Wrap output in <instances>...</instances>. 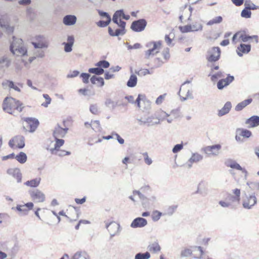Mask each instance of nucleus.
Segmentation results:
<instances>
[{"label": "nucleus", "instance_id": "obj_1", "mask_svg": "<svg viewBox=\"0 0 259 259\" xmlns=\"http://www.w3.org/2000/svg\"><path fill=\"white\" fill-rule=\"evenodd\" d=\"M23 108L22 104L19 101L12 97H6L4 100L3 109L9 114H12L14 110L20 112Z\"/></svg>", "mask_w": 259, "mask_h": 259}, {"label": "nucleus", "instance_id": "obj_2", "mask_svg": "<svg viewBox=\"0 0 259 259\" xmlns=\"http://www.w3.org/2000/svg\"><path fill=\"white\" fill-rule=\"evenodd\" d=\"M10 50L11 53L16 56H24L27 53V49L24 46L22 39L14 36L13 37Z\"/></svg>", "mask_w": 259, "mask_h": 259}, {"label": "nucleus", "instance_id": "obj_3", "mask_svg": "<svg viewBox=\"0 0 259 259\" xmlns=\"http://www.w3.org/2000/svg\"><path fill=\"white\" fill-rule=\"evenodd\" d=\"M161 41H150L146 44V47L148 50L145 52V57L149 59L151 56H154L156 54L159 52L161 48Z\"/></svg>", "mask_w": 259, "mask_h": 259}, {"label": "nucleus", "instance_id": "obj_4", "mask_svg": "<svg viewBox=\"0 0 259 259\" xmlns=\"http://www.w3.org/2000/svg\"><path fill=\"white\" fill-rule=\"evenodd\" d=\"M31 43L35 49H47L49 47L48 39L41 35L35 36Z\"/></svg>", "mask_w": 259, "mask_h": 259}, {"label": "nucleus", "instance_id": "obj_5", "mask_svg": "<svg viewBox=\"0 0 259 259\" xmlns=\"http://www.w3.org/2000/svg\"><path fill=\"white\" fill-rule=\"evenodd\" d=\"M257 202V198L254 193L251 194L245 193V197L242 200L243 208L247 209H251Z\"/></svg>", "mask_w": 259, "mask_h": 259}, {"label": "nucleus", "instance_id": "obj_6", "mask_svg": "<svg viewBox=\"0 0 259 259\" xmlns=\"http://www.w3.org/2000/svg\"><path fill=\"white\" fill-rule=\"evenodd\" d=\"M24 120L25 121L26 123V125H24V127L30 133H33L39 125L38 119L35 118H25Z\"/></svg>", "mask_w": 259, "mask_h": 259}, {"label": "nucleus", "instance_id": "obj_7", "mask_svg": "<svg viewBox=\"0 0 259 259\" xmlns=\"http://www.w3.org/2000/svg\"><path fill=\"white\" fill-rule=\"evenodd\" d=\"M221 50L219 47H212L207 52L206 58L209 62H215L220 58Z\"/></svg>", "mask_w": 259, "mask_h": 259}, {"label": "nucleus", "instance_id": "obj_8", "mask_svg": "<svg viewBox=\"0 0 259 259\" xmlns=\"http://www.w3.org/2000/svg\"><path fill=\"white\" fill-rule=\"evenodd\" d=\"M147 25L146 20L144 19L134 21L132 22L131 28L135 32H141L144 30Z\"/></svg>", "mask_w": 259, "mask_h": 259}, {"label": "nucleus", "instance_id": "obj_9", "mask_svg": "<svg viewBox=\"0 0 259 259\" xmlns=\"http://www.w3.org/2000/svg\"><path fill=\"white\" fill-rule=\"evenodd\" d=\"M133 195L134 196L138 195L139 198L142 201L143 205L145 206L152 204L156 201V197L155 196H151L149 198H147L139 191H134Z\"/></svg>", "mask_w": 259, "mask_h": 259}, {"label": "nucleus", "instance_id": "obj_10", "mask_svg": "<svg viewBox=\"0 0 259 259\" xmlns=\"http://www.w3.org/2000/svg\"><path fill=\"white\" fill-rule=\"evenodd\" d=\"M32 199L36 202H43L45 200V195L38 189H35L29 192Z\"/></svg>", "mask_w": 259, "mask_h": 259}, {"label": "nucleus", "instance_id": "obj_11", "mask_svg": "<svg viewBox=\"0 0 259 259\" xmlns=\"http://www.w3.org/2000/svg\"><path fill=\"white\" fill-rule=\"evenodd\" d=\"M106 228L108 230L111 237L115 236L119 230L120 225L115 222H111L109 223L105 222Z\"/></svg>", "mask_w": 259, "mask_h": 259}, {"label": "nucleus", "instance_id": "obj_12", "mask_svg": "<svg viewBox=\"0 0 259 259\" xmlns=\"http://www.w3.org/2000/svg\"><path fill=\"white\" fill-rule=\"evenodd\" d=\"M221 148L220 144L208 146L204 148V152L208 155L217 156L219 154V151Z\"/></svg>", "mask_w": 259, "mask_h": 259}, {"label": "nucleus", "instance_id": "obj_13", "mask_svg": "<svg viewBox=\"0 0 259 259\" xmlns=\"http://www.w3.org/2000/svg\"><path fill=\"white\" fill-rule=\"evenodd\" d=\"M68 131V128H62L59 124H57L54 128L53 135L55 139L63 138L67 134Z\"/></svg>", "mask_w": 259, "mask_h": 259}, {"label": "nucleus", "instance_id": "obj_14", "mask_svg": "<svg viewBox=\"0 0 259 259\" xmlns=\"http://www.w3.org/2000/svg\"><path fill=\"white\" fill-rule=\"evenodd\" d=\"M203 156L197 152L192 153L191 157L189 159L186 163L188 168H191L193 163L200 162L203 159Z\"/></svg>", "mask_w": 259, "mask_h": 259}, {"label": "nucleus", "instance_id": "obj_15", "mask_svg": "<svg viewBox=\"0 0 259 259\" xmlns=\"http://www.w3.org/2000/svg\"><path fill=\"white\" fill-rule=\"evenodd\" d=\"M0 27L8 34L13 32L14 27L9 25L8 21L4 17L0 18Z\"/></svg>", "mask_w": 259, "mask_h": 259}, {"label": "nucleus", "instance_id": "obj_16", "mask_svg": "<svg viewBox=\"0 0 259 259\" xmlns=\"http://www.w3.org/2000/svg\"><path fill=\"white\" fill-rule=\"evenodd\" d=\"M141 101L144 104L145 107L143 108L145 110H148L150 108L151 103L148 100H146L145 97L144 95L139 94L138 96V98L136 100V102L137 105V106L139 108L141 109Z\"/></svg>", "mask_w": 259, "mask_h": 259}, {"label": "nucleus", "instance_id": "obj_17", "mask_svg": "<svg viewBox=\"0 0 259 259\" xmlns=\"http://www.w3.org/2000/svg\"><path fill=\"white\" fill-rule=\"evenodd\" d=\"M147 225V220L143 218L138 217L135 219L131 224L133 228H143Z\"/></svg>", "mask_w": 259, "mask_h": 259}, {"label": "nucleus", "instance_id": "obj_18", "mask_svg": "<svg viewBox=\"0 0 259 259\" xmlns=\"http://www.w3.org/2000/svg\"><path fill=\"white\" fill-rule=\"evenodd\" d=\"M234 80V77L228 74L226 78L220 79L217 83V87L219 90H222L224 87L228 85Z\"/></svg>", "mask_w": 259, "mask_h": 259}, {"label": "nucleus", "instance_id": "obj_19", "mask_svg": "<svg viewBox=\"0 0 259 259\" xmlns=\"http://www.w3.org/2000/svg\"><path fill=\"white\" fill-rule=\"evenodd\" d=\"M11 64V59L7 55H4L0 58V69L5 71L10 67Z\"/></svg>", "mask_w": 259, "mask_h": 259}, {"label": "nucleus", "instance_id": "obj_20", "mask_svg": "<svg viewBox=\"0 0 259 259\" xmlns=\"http://www.w3.org/2000/svg\"><path fill=\"white\" fill-rule=\"evenodd\" d=\"M251 50V46L249 44H241L236 50L237 53L239 57H242L243 54H247Z\"/></svg>", "mask_w": 259, "mask_h": 259}, {"label": "nucleus", "instance_id": "obj_21", "mask_svg": "<svg viewBox=\"0 0 259 259\" xmlns=\"http://www.w3.org/2000/svg\"><path fill=\"white\" fill-rule=\"evenodd\" d=\"M7 174L15 178L17 183L22 182V174L19 168H9L7 170Z\"/></svg>", "mask_w": 259, "mask_h": 259}, {"label": "nucleus", "instance_id": "obj_22", "mask_svg": "<svg viewBox=\"0 0 259 259\" xmlns=\"http://www.w3.org/2000/svg\"><path fill=\"white\" fill-rule=\"evenodd\" d=\"M245 123L248 125V127L253 128L259 125V116L253 115L246 120Z\"/></svg>", "mask_w": 259, "mask_h": 259}, {"label": "nucleus", "instance_id": "obj_23", "mask_svg": "<svg viewBox=\"0 0 259 259\" xmlns=\"http://www.w3.org/2000/svg\"><path fill=\"white\" fill-rule=\"evenodd\" d=\"M77 18L74 15H67L64 17L63 23L66 26H71L75 24Z\"/></svg>", "mask_w": 259, "mask_h": 259}, {"label": "nucleus", "instance_id": "obj_24", "mask_svg": "<svg viewBox=\"0 0 259 259\" xmlns=\"http://www.w3.org/2000/svg\"><path fill=\"white\" fill-rule=\"evenodd\" d=\"M232 108V104L230 102H227L223 107L219 110L218 116L220 117L223 116L228 113Z\"/></svg>", "mask_w": 259, "mask_h": 259}, {"label": "nucleus", "instance_id": "obj_25", "mask_svg": "<svg viewBox=\"0 0 259 259\" xmlns=\"http://www.w3.org/2000/svg\"><path fill=\"white\" fill-rule=\"evenodd\" d=\"M252 101V99H247L241 102L238 103L235 107V110L237 111H239L242 110L243 108H244L248 105L250 104Z\"/></svg>", "mask_w": 259, "mask_h": 259}, {"label": "nucleus", "instance_id": "obj_26", "mask_svg": "<svg viewBox=\"0 0 259 259\" xmlns=\"http://www.w3.org/2000/svg\"><path fill=\"white\" fill-rule=\"evenodd\" d=\"M15 143L17 144L18 148L21 149L25 146L24 137L21 135H18L14 138Z\"/></svg>", "mask_w": 259, "mask_h": 259}, {"label": "nucleus", "instance_id": "obj_27", "mask_svg": "<svg viewBox=\"0 0 259 259\" xmlns=\"http://www.w3.org/2000/svg\"><path fill=\"white\" fill-rule=\"evenodd\" d=\"M40 178H36L30 181H27L24 183V185L30 187H36L40 184Z\"/></svg>", "mask_w": 259, "mask_h": 259}, {"label": "nucleus", "instance_id": "obj_28", "mask_svg": "<svg viewBox=\"0 0 259 259\" xmlns=\"http://www.w3.org/2000/svg\"><path fill=\"white\" fill-rule=\"evenodd\" d=\"M146 125L148 126H153L155 124H159L158 120L156 119V115L147 117L146 119Z\"/></svg>", "mask_w": 259, "mask_h": 259}, {"label": "nucleus", "instance_id": "obj_29", "mask_svg": "<svg viewBox=\"0 0 259 259\" xmlns=\"http://www.w3.org/2000/svg\"><path fill=\"white\" fill-rule=\"evenodd\" d=\"M3 85L7 86L10 89H14L18 92H21L20 89L13 81L7 80L5 82H3Z\"/></svg>", "mask_w": 259, "mask_h": 259}, {"label": "nucleus", "instance_id": "obj_30", "mask_svg": "<svg viewBox=\"0 0 259 259\" xmlns=\"http://www.w3.org/2000/svg\"><path fill=\"white\" fill-rule=\"evenodd\" d=\"M137 83V77L135 74H132L128 80L127 82V85L130 88H133L136 85Z\"/></svg>", "mask_w": 259, "mask_h": 259}, {"label": "nucleus", "instance_id": "obj_31", "mask_svg": "<svg viewBox=\"0 0 259 259\" xmlns=\"http://www.w3.org/2000/svg\"><path fill=\"white\" fill-rule=\"evenodd\" d=\"M27 155L26 154L23 152H20L19 154L17 155L15 158L20 163H24L27 160Z\"/></svg>", "mask_w": 259, "mask_h": 259}, {"label": "nucleus", "instance_id": "obj_32", "mask_svg": "<svg viewBox=\"0 0 259 259\" xmlns=\"http://www.w3.org/2000/svg\"><path fill=\"white\" fill-rule=\"evenodd\" d=\"M148 248L150 251H153V252H157L161 249V247L157 242H154L150 244Z\"/></svg>", "mask_w": 259, "mask_h": 259}, {"label": "nucleus", "instance_id": "obj_33", "mask_svg": "<svg viewBox=\"0 0 259 259\" xmlns=\"http://www.w3.org/2000/svg\"><path fill=\"white\" fill-rule=\"evenodd\" d=\"M223 21V18L222 16H217L212 19L210 20L207 23V25L211 26L214 24H220Z\"/></svg>", "mask_w": 259, "mask_h": 259}, {"label": "nucleus", "instance_id": "obj_34", "mask_svg": "<svg viewBox=\"0 0 259 259\" xmlns=\"http://www.w3.org/2000/svg\"><path fill=\"white\" fill-rule=\"evenodd\" d=\"M89 72L90 73L95 74L96 75H101L104 73V70L103 68L97 67L96 68H91L89 69Z\"/></svg>", "mask_w": 259, "mask_h": 259}, {"label": "nucleus", "instance_id": "obj_35", "mask_svg": "<svg viewBox=\"0 0 259 259\" xmlns=\"http://www.w3.org/2000/svg\"><path fill=\"white\" fill-rule=\"evenodd\" d=\"M244 5L245 8L248 9V10H257L259 9V6H255L253 3H252L250 0H246L244 3Z\"/></svg>", "mask_w": 259, "mask_h": 259}, {"label": "nucleus", "instance_id": "obj_36", "mask_svg": "<svg viewBox=\"0 0 259 259\" xmlns=\"http://www.w3.org/2000/svg\"><path fill=\"white\" fill-rule=\"evenodd\" d=\"M123 13H124V12H123V10H119L116 11L114 13V14L113 16V18H112L113 22L114 23H117V20H118V18L121 17H122Z\"/></svg>", "mask_w": 259, "mask_h": 259}, {"label": "nucleus", "instance_id": "obj_37", "mask_svg": "<svg viewBox=\"0 0 259 259\" xmlns=\"http://www.w3.org/2000/svg\"><path fill=\"white\" fill-rule=\"evenodd\" d=\"M158 115H156V119L158 120L159 121L160 120H163L166 118V117L169 116V114L161 110L158 112Z\"/></svg>", "mask_w": 259, "mask_h": 259}, {"label": "nucleus", "instance_id": "obj_38", "mask_svg": "<svg viewBox=\"0 0 259 259\" xmlns=\"http://www.w3.org/2000/svg\"><path fill=\"white\" fill-rule=\"evenodd\" d=\"M91 127L96 132H99L101 131V127L99 120H95L92 122Z\"/></svg>", "mask_w": 259, "mask_h": 259}, {"label": "nucleus", "instance_id": "obj_39", "mask_svg": "<svg viewBox=\"0 0 259 259\" xmlns=\"http://www.w3.org/2000/svg\"><path fill=\"white\" fill-rule=\"evenodd\" d=\"M150 257V254L148 252L145 253H138L136 254L135 259H149Z\"/></svg>", "mask_w": 259, "mask_h": 259}, {"label": "nucleus", "instance_id": "obj_40", "mask_svg": "<svg viewBox=\"0 0 259 259\" xmlns=\"http://www.w3.org/2000/svg\"><path fill=\"white\" fill-rule=\"evenodd\" d=\"M95 66L97 67H99L102 68H107L110 66V63L109 62L106 60H101L97 62Z\"/></svg>", "mask_w": 259, "mask_h": 259}, {"label": "nucleus", "instance_id": "obj_41", "mask_svg": "<svg viewBox=\"0 0 259 259\" xmlns=\"http://www.w3.org/2000/svg\"><path fill=\"white\" fill-rule=\"evenodd\" d=\"M240 38L243 42H247L249 39L252 38H254L256 39V41H258V37L257 35L249 36L244 34H241Z\"/></svg>", "mask_w": 259, "mask_h": 259}, {"label": "nucleus", "instance_id": "obj_42", "mask_svg": "<svg viewBox=\"0 0 259 259\" xmlns=\"http://www.w3.org/2000/svg\"><path fill=\"white\" fill-rule=\"evenodd\" d=\"M162 215V213L158 210L153 211L152 214V220L154 222L158 221L160 219Z\"/></svg>", "mask_w": 259, "mask_h": 259}, {"label": "nucleus", "instance_id": "obj_43", "mask_svg": "<svg viewBox=\"0 0 259 259\" xmlns=\"http://www.w3.org/2000/svg\"><path fill=\"white\" fill-rule=\"evenodd\" d=\"M241 16L243 18H250L251 16V12L250 10L245 8L241 13Z\"/></svg>", "mask_w": 259, "mask_h": 259}, {"label": "nucleus", "instance_id": "obj_44", "mask_svg": "<svg viewBox=\"0 0 259 259\" xmlns=\"http://www.w3.org/2000/svg\"><path fill=\"white\" fill-rule=\"evenodd\" d=\"M177 207L178 205H173L169 206L166 209L165 214L171 215L176 210Z\"/></svg>", "mask_w": 259, "mask_h": 259}, {"label": "nucleus", "instance_id": "obj_45", "mask_svg": "<svg viewBox=\"0 0 259 259\" xmlns=\"http://www.w3.org/2000/svg\"><path fill=\"white\" fill-rule=\"evenodd\" d=\"M193 98V96L192 92L190 90H187L186 93L185 94V97H181V100L182 101H185L187 99H192Z\"/></svg>", "mask_w": 259, "mask_h": 259}, {"label": "nucleus", "instance_id": "obj_46", "mask_svg": "<svg viewBox=\"0 0 259 259\" xmlns=\"http://www.w3.org/2000/svg\"><path fill=\"white\" fill-rule=\"evenodd\" d=\"M209 76H211V79L212 81H216L218 78H221L224 77V75L223 74V73L221 72H219L216 74H211V73H210L209 75Z\"/></svg>", "mask_w": 259, "mask_h": 259}, {"label": "nucleus", "instance_id": "obj_47", "mask_svg": "<svg viewBox=\"0 0 259 259\" xmlns=\"http://www.w3.org/2000/svg\"><path fill=\"white\" fill-rule=\"evenodd\" d=\"M90 112L95 115H97L99 112V108L97 104H92L90 107Z\"/></svg>", "mask_w": 259, "mask_h": 259}, {"label": "nucleus", "instance_id": "obj_48", "mask_svg": "<svg viewBox=\"0 0 259 259\" xmlns=\"http://www.w3.org/2000/svg\"><path fill=\"white\" fill-rule=\"evenodd\" d=\"M16 209L17 210L22 212L25 215L28 213V209L26 208L25 205H17Z\"/></svg>", "mask_w": 259, "mask_h": 259}, {"label": "nucleus", "instance_id": "obj_49", "mask_svg": "<svg viewBox=\"0 0 259 259\" xmlns=\"http://www.w3.org/2000/svg\"><path fill=\"white\" fill-rule=\"evenodd\" d=\"M191 25H187L184 26H179V29L182 33H187L192 31Z\"/></svg>", "mask_w": 259, "mask_h": 259}, {"label": "nucleus", "instance_id": "obj_50", "mask_svg": "<svg viewBox=\"0 0 259 259\" xmlns=\"http://www.w3.org/2000/svg\"><path fill=\"white\" fill-rule=\"evenodd\" d=\"M191 27L192 28V31H197L202 29V25L199 23L196 22L193 25H191Z\"/></svg>", "mask_w": 259, "mask_h": 259}, {"label": "nucleus", "instance_id": "obj_51", "mask_svg": "<svg viewBox=\"0 0 259 259\" xmlns=\"http://www.w3.org/2000/svg\"><path fill=\"white\" fill-rule=\"evenodd\" d=\"M247 185L251 190H259V183L257 182H247Z\"/></svg>", "mask_w": 259, "mask_h": 259}, {"label": "nucleus", "instance_id": "obj_52", "mask_svg": "<svg viewBox=\"0 0 259 259\" xmlns=\"http://www.w3.org/2000/svg\"><path fill=\"white\" fill-rule=\"evenodd\" d=\"M56 143L55 144V150H57L61 146H62L64 143V140L63 139H60L59 138L55 139Z\"/></svg>", "mask_w": 259, "mask_h": 259}, {"label": "nucleus", "instance_id": "obj_53", "mask_svg": "<svg viewBox=\"0 0 259 259\" xmlns=\"http://www.w3.org/2000/svg\"><path fill=\"white\" fill-rule=\"evenodd\" d=\"M135 73L139 76H145L147 74H150L149 70L147 69H143L139 71L135 70Z\"/></svg>", "mask_w": 259, "mask_h": 259}, {"label": "nucleus", "instance_id": "obj_54", "mask_svg": "<svg viewBox=\"0 0 259 259\" xmlns=\"http://www.w3.org/2000/svg\"><path fill=\"white\" fill-rule=\"evenodd\" d=\"M39 50H36L34 51V55L36 57L38 58H43L45 56V52L42 50H41V49H38Z\"/></svg>", "mask_w": 259, "mask_h": 259}, {"label": "nucleus", "instance_id": "obj_55", "mask_svg": "<svg viewBox=\"0 0 259 259\" xmlns=\"http://www.w3.org/2000/svg\"><path fill=\"white\" fill-rule=\"evenodd\" d=\"M240 135L243 137L248 138L251 136V132L247 130H242Z\"/></svg>", "mask_w": 259, "mask_h": 259}, {"label": "nucleus", "instance_id": "obj_56", "mask_svg": "<svg viewBox=\"0 0 259 259\" xmlns=\"http://www.w3.org/2000/svg\"><path fill=\"white\" fill-rule=\"evenodd\" d=\"M111 19L107 20L106 21L100 20L97 23L98 26L101 27H106L110 23Z\"/></svg>", "mask_w": 259, "mask_h": 259}, {"label": "nucleus", "instance_id": "obj_57", "mask_svg": "<svg viewBox=\"0 0 259 259\" xmlns=\"http://www.w3.org/2000/svg\"><path fill=\"white\" fill-rule=\"evenodd\" d=\"M183 148V144L176 145L172 148V151L174 153H177L180 152Z\"/></svg>", "mask_w": 259, "mask_h": 259}, {"label": "nucleus", "instance_id": "obj_58", "mask_svg": "<svg viewBox=\"0 0 259 259\" xmlns=\"http://www.w3.org/2000/svg\"><path fill=\"white\" fill-rule=\"evenodd\" d=\"M80 76L82 78L83 83H87L89 82V79L90 77V74L87 73H82L80 74Z\"/></svg>", "mask_w": 259, "mask_h": 259}, {"label": "nucleus", "instance_id": "obj_59", "mask_svg": "<svg viewBox=\"0 0 259 259\" xmlns=\"http://www.w3.org/2000/svg\"><path fill=\"white\" fill-rule=\"evenodd\" d=\"M105 104L107 107L109 108H114L116 106L115 103L110 99H106Z\"/></svg>", "mask_w": 259, "mask_h": 259}, {"label": "nucleus", "instance_id": "obj_60", "mask_svg": "<svg viewBox=\"0 0 259 259\" xmlns=\"http://www.w3.org/2000/svg\"><path fill=\"white\" fill-rule=\"evenodd\" d=\"M192 250L191 249H185L181 252V255L184 257H188L191 255Z\"/></svg>", "mask_w": 259, "mask_h": 259}, {"label": "nucleus", "instance_id": "obj_61", "mask_svg": "<svg viewBox=\"0 0 259 259\" xmlns=\"http://www.w3.org/2000/svg\"><path fill=\"white\" fill-rule=\"evenodd\" d=\"M126 32L125 29H116L115 31L114 36H118L119 35H123Z\"/></svg>", "mask_w": 259, "mask_h": 259}, {"label": "nucleus", "instance_id": "obj_62", "mask_svg": "<svg viewBox=\"0 0 259 259\" xmlns=\"http://www.w3.org/2000/svg\"><path fill=\"white\" fill-rule=\"evenodd\" d=\"M166 94H164L163 95H160L156 100L155 103L157 105H160L163 101Z\"/></svg>", "mask_w": 259, "mask_h": 259}, {"label": "nucleus", "instance_id": "obj_63", "mask_svg": "<svg viewBox=\"0 0 259 259\" xmlns=\"http://www.w3.org/2000/svg\"><path fill=\"white\" fill-rule=\"evenodd\" d=\"M162 55L165 60H168L170 58L169 49L168 48L164 49Z\"/></svg>", "mask_w": 259, "mask_h": 259}, {"label": "nucleus", "instance_id": "obj_64", "mask_svg": "<svg viewBox=\"0 0 259 259\" xmlns=\"http://www.w3.org/2000/svg\"><path fill=\"white\" fill-rule=\"evenodd\" d=\"M63 45H64V51L65 52L68 53L72 51L73 45H70L66 42H63Z\"/></svg>", "mask_w": 259, "mask_h": 259}]
</instances>
